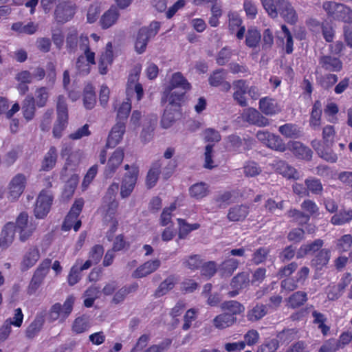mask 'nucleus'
<instances>
[{
  "instance_id": "nucleus-1",
  "label": "nucleus",
  "mask_w": 352,
  "mask_h": 352,
  "mask_svg": "<svg viewBox=\"0 0 352 352\" xmlns=\"http://www.w3.org/2000/svg\"><path fill=\"white\" fill-rule=\"evenodd\" d=\"M186 92V91L165 89L162 101L165 100L168 102V104L166 106L161 121L164 128L170 127L180 116L181 103L184 100Z\"/></svg>"
},
{
  "instance_id": "nucleus-2",
  "label": "nucleus",
  "mask_w": 352,
  "mask_h": 352,
  "mask_svg": "<svg viewBox=\"0 0 352 352\" xmlns=\"http://www.w3.org/2000/svg\"><path fill=\"white\" fill-rule=\"evenodd\" d=\"M160 23L157 21L151 22L148 26H144L138 31L134 41V49L138 54H143L149 41L158 33Z\"/></svg>"
},
{
  "instance_id": "nucleus-3",
  "label": "nucleus",
  "mask_w": 352,
  "mask_h": 352,
  "mask_svg": "<svg viewBox=\"0 0 352 352\" xmlns=\"http://www.w3.org/2000/svg\"><path fill=\"white\" fill-rule=\"evenodd\" d=\"M76 10V5L70 1L60 2L54 12V19L58 23H65L73 19Z\"/></svg>"
},
{
  "instance_id": "nucleus-4",
  "label": "nucleus",
  "mask_w": 352,
  "mask_h": 352,
  "mask_svg": "<svg viewBox=\"0 0 352 352\" xmlns=\"http://www.w3.org/2000/svg\"><path fill=\"white\" fill-rule=\"evenodd\" d=\"M53 195L47 190H42L36 201L34 215L36 219H44L49 213L53 201Z\"/></svg>"
},
{
  "instance_id": "nucleus-5",
  "label": "nucleus",
  "mask_w": 352,
  "mask_h": 352,
  "mask_svg": "<svg viewBox=\"0 0 352 352\" xmlns=\"http://www.w3.org/2000/svg\"><path fill=\"white\" fill-rule=\"evenodd\" d=\"M51 263V259L45 258L36 268L28 286V292L29 294H34L42 284L45 277L50 270Z\"/></svg>"
},
{
  "instance_id": "nucleus-6",
  "label": "nucleus",
  "mask_w": 352,
  "mask_h": 352,
  "mask_svg": "<svg viewBox=\"0 0 352 352\" xmlns=\"http://www.w3.org/2000/svg\"><path fill=\"white\" fill-rule=\"evenodd\" d=\"M138 175V170L135 167H132L124 175L120 188V196L122 198H126L131 194L137 182Z\"/></svg>"
},
{
  "instance_id": "nucleus-7",
  "label": "nucleus",
  "mask_w": 352,
  "mask_h": 352,
  "mask_svg": "<svg viewBox=\"0 0 352 352\" xmlns=\"http://www.w3.org/2000/svg\"><path fill=\"white\" fill-rule=\"evenodd\" d=\"M331 17L346 25L352 24V10L341 3H331Z\"/></svg>"
},
{
  "instance_id": "nucleus-8",
  "label": "nucleus",
  "mask_w": 352,
  "mask_h": 352,
  "mask_svg": "<svg viewBox=\"0 0 352 352\" xmlns=\"http://www.w3.org/2000/svg\"><path fill=\"white\" fill-rule=\"evenodd\" d=\"M242 118L244 121L260 127L266 126L270 124L267 118L253 108L245 109L242 113Z\"/></svg>"
},
{
  "instance_id": "nucleus-9",
  "label": "nucleus",
  "mask_w": 352,
  "mask_h": 352,
  "mask_svg": "<svg viewBox=\"0 0 352 352\" xmlns=\"http://www.w3.org/2000/svg\"><path fill=\"white\" fill-rule=\"evenodd\" d=\"M287 148L298 159L309 161L312 157V151L300 142L289 141Z\"/></svg>"
},
{
  "instance_id": "nucleus-10",
  "label": "nucleus",
  "mask_w": 352,
  "mask_h": 352,
  "mask_svg": "<svg viewBox=\"0 0 352 352\" xmlns=\"http://www.w3.org/2000/svg\"><path fill=\"white\" fill-rule=\"evenodd\" d=\"M124 158V151L118 148L108 160L104 174L106 177H111L121 164Z\"/></svg>"
},
{
  "instance_id": "nucleus-11",
  "label": "nucleus",
  "mask_w": 352,
  "mask_h": 352,
  "mask_svg": "<svg viewBox=\"0 0 352 352\" xmlns=\"http://www.w3.org/2000/svg\"><path fill=\"white\" fill-rule=\"evenodd\" d=\"M322 135V143L318 141H313L311 142V145L321 158H323L326 161H329L330 160V154L329 153V146L327 143L329 142L328 138L330 136L329 126H327L323 129Z\"/></svg>"
},
{
  "instance_id": "nucleus-12",
  "label": "nucleus",
  "mask_w": 352,
  "mask_h": 352,
  "mask_svg": "<svg viewBox=\"0 0 352 352\" xmlns=\"http://www.w3.org/2000/svg\"><path fill=\"white\" fill-rule=\"evenodd\" d=\"M125 132V123L122 121H118L113 126L109 135L106 147H115L122 139L123 134Z\"/></svg>"
},
{
  "instance_id": "nucleus-13",
  "label": "nucleus",
  "mask_w": 352,
  "mask_h": 352,
  "mask_svg": "<svg viewBox=\"0 0 352 352\" xmlns=\"http://www.w3.org/2000/svg\"><path fill=\"white\" fill-rule=\"evenodd\" d=\"M161 265L159 259L148 261L138 267L132 274L135 278H143L156 271Z\"/></svg>"
},
{
  "instance_id": "nucleus-14",
  "label": "nucleus",
  "mask_w": 352,
  "mask_h": 352,
  "mask_svg": "<svg viewBox=\"0 0 352 352\" xmlns=\"http://www.w3.org/2000/svg\"><path fill=\"white\" fill-rule=\"evenodd\" d=\"M165 165L164 160H158L152 164L146 179V184L148 188L155 186L161 173V168Z\"/></svg>"
},
{
  "instance_id": "nucleus-15",
  "label": "nucleus",
  "mask_w": 352,
  "mask_h": 352,
  "mask_svg": "<svg viewBox=\"0 0 352 352\" xmlns=\"http://www.w3.org/2000/svg\"><path fill=\"white\" fill-rule=\"evenodd\" d=\"M281 7L279 9L278 14H280L286 22L294 24L298 21V15L292 4L286 0L280 1Z\"/></svg>"
},
{
  "instance_id": "nucleus-16",
  "label": "nucleus",
  "mask_w": 352,
  "mask_h": 352,
  "mask_svg": "<svg viewBox=\"0 0 352 352\" xmlns=\"http://www.w3.org/2000/svg\"><path fill=\"white\" fill-rule=\"evenodd\" d=\"M190 88V84L188 80L180 72H177L173 74L170 83L166 89L188 91Z\"/></svg>"
},
{
  "instance_id": "nucleus-17",
  "label": "nucleus",
  "mask_w": 352,
  "mask_h": 352,
  "mask_svg": "<svg viewBox=\"0 0 352 352\" xmlns=\"http://www.w3.org/2000/svg\"><path fill=\"white\" fill-rule=\"evenodd\" d=\"M80 48V35L76 29H70L66 36L65 47L69 54H75L78 50V46Z\"/></svg>"
},
{
  "instance_id": "nucleus-18",
  "label": "nucleus",
  "mask_w": 352,
  "mask_h": 352,
  "mask_svg": "<svg viewBox=\"0 0 352 352\" xmlns=\"http://www.w3.org/2000/svg\"><path fill=\"white\" fill-rule=\"evenodd\" d=\"M25 177L23 174H17L10 183V195L14 199L18 198L23 192Z\"/></svg>"
},
{
  "instance_id": "nucleus-19",
  "label": "nucleus",
  "mask_w": 352,
  "mask_h": 352,
  "mask_svg": "<svg viewBox=\"0 0 352 352\" xmlns=\"http://www.w3.org/2000/svg\"><path fill=\"white\" fill-rule=\"evenodd\" d=\"M249 213V207L246 205H236L228 210L227 218L230 221H243Z\"/></svg>"
},
{
  "instance_id": "nucleus-20",
  "label": "nucleus",
  "mask_w": 352,
  "mask_h": 352,
  "mask_svg": "<svg viewBox=\"0 0 352 352\" xmlns=\"http://www.w3.org/2000/svg\"><path fill=\"white\" fill-rule=\"evenodd\" d=\"M120 13L118 8L115 6H111L101 16L100 19V24L102 29H107L116 23Z\"/></svg>"
},
{
  "instance_id": "nucleus-21",
  "label": "nucleus",
  "mask_w": 352,
  "mask_h": 352,
  "mask_svg": "<svg viewBox=\"0 0 352 352\" xmlns=\"http://www.w3.org/2000/svg\"><path fill=\"white\" fill-rule=\"evenodd\" d=\"M236 322V318L228 313L217 315L212 320L214 327L218 329H224L232 326Z\"/></svg>"
},
{
  "instance_id": "nucleus-22",
  "label": "nucleus",
  "mask_w": 352,
  "mask_h": 352,
  "mask_svg": "<svg viewBox=\"0 0 352 352\" xmlns=\"http://www.w3.org/2000/svg\"><path fill=\"white\" fill-rule=\"evenodd\" d=\"M40 258L39 250L36 247H31L23 256L21 263L22 268L24 270L33 267Z\"/></svg>"
},
{
  "instance_id": "nucleus-23",
  "label": "nucleus",
  "mask_w": 352,
  "mask_h": 352,
  "mask_svg": "<svg viewBox=\"0 0 352 352\" xmlns=\"http://www.w3.org/2000/svg\"><path fill=\"white\" fill-rule=\"evenodd\" d=\"M80 50L83 52L80 56L85 59L88 63L96 65L95 52L91 50L89 37L85 34H80Z\"/></svg>"
},
{
  "instance_id": "nucleus-24",
  "label": "nucleus",
  "mask_w": 352,
  "mask_h": 352,
  "mask_svg": "<svg viewBox=\"0 0 352 352\" xmlns=\"http://www.w3.org/2000/svg\"><path fill=\"white\" fill-rule=\"evenodd\" d=\"M232 197V193L228 191L219 192L212 199V204H213L212 209L217 210L226 208L231 203Z\"/></svg>"
},
{
  "instance_id": "nucleus-25",
  "label": "nucleus",
  "mask_w": 352,
  "mask_h": 352,
  "mask_svg": "<svg viewBox=\"0 0 352 352\" xmlns=\"http://www.w3.org/2000/svg\"><path fill=\"white\" fill-rule=\"evenodd\" d=\"M15 231V226L13 223H8L5 225L0 237V241L3 248H8L13 242Z\"/></svg>"
},
{
  "instance_id": "nucleus-26",
  "label": "nucleus",
  "mask_w": 352,
  "mask_h": 352,
  "mask_svg": "<svg viewBox=\"0 0 352 352\" xmlns=\"http://www.w3.org/2000/svg\"><path fill=\"white\" fill-rule=\"evenodd\" d=\"M220 308L222 311H227L233 316L244 312L245 307L236 300H227L221 303Z\"/></svg>"
},
{
  "instance_id": "nucleus-27",
  "label": "nucleus",
  "mask_w": 352,
  "mask_h": 352,
  "mask_svg": "<svg viewBox=\"0 0 352 352\" xmlns=\"http://www.w3.org/2000/svg\"><path fill=\"white\" fill-rule=\"evenodd\" d=\"M138 287L139 286L137 283H133L131 285L122 287L114 294L112 298V302L118 304L122 302L128 294L135 292L138 290Z\"/></svg>"
},
{
  "instance_id": "nucleus-28",
  "label": "nucleus",
  "mask_w": 352,
  "mask_h": 352,
  "mask_svg": "<svg viewBox=\"0 0 352 352\" xmlns=\"http://www.w3.org/2000/svg\"><path fill=\"white\" fill-rule=\"evenodd\" d=\"M267 312V307L263 304H256L247 312V318L250 322H256L263 318Z\"/></svg>"
},
{
  "instance_id": "nucleus-29",
  "label": "nucleus",
  "mask_w": 352,
  "mask_h": 352,
  "mask_svg": "<svg viewBox=\"0 0 352 352\" xmlns=\"http://www.w3.org/2000/svg\"><path fill=\"white\" fill-rule=\"evenodd\" d=\"M43 316H37L25 330V336L28 339L34 338L41 331L44 324Z\"/></svg>"
},
{
  "instance_id": "nucleus-30",
  "label": "nucleus",
  "mask_w": 352,
  "mask_h": 352,
  "mask_svg": "<svg viewBox=\"0 0 352 352\" xmlns=\"http://www.w3.org/2000/svg\"><path fill=\"white\" fill-rule=\"evenodd\" d=\"M286 0H261L263 8L265 10L268 15L275 19L278 17L279 9L281 6L280 1H285Z\"/></svg>"
},
{
  "instance_id": "nucleus-31",
  "label": "nucleus",
  "mask_w": 352,
  "mask_h": 352,
  "mask_svg": "<svg viewBox=\"0 0 352 352\" xmlns=\"http://www.w3.org/2000/svg\"><path fill=\"white\" fill-rule=\"evenodd\" d=\"M278 131L287 138H298L302 136V131L294 124L287 123L279 127Z\"/></svg>"
},
{
  "instance_id": "nucleus-32",
  "label": "nucleus",
  "mask_w": 352,
  "mask_h": 352,
  "mask_svg": "<svg viewBox=\"0 0 352 352\" xmlns=\"http://www.w3.org/2000/svg\"><path fill=\"white\" fill-rule=\"evenodd\" d=\"M35 100L33 96H27L22 104V111L24 118L27 120H31L35 114Z\"/></svg>"
},
{
  "instance_id": "nucleus-33",
  "label": "nucleus",
  "mask_w": 352,
  "mask_h": 352,
  "mask_svg": "<svg viewBox=\"0 0 352 352\" xmlns=\"http://www.w3.org/2000/svg\"><path fill=\"white\" fill-rule=\"evenodd\" d=\"M119 203L117 200H103L102 210L105 221L115 218Z\"/></svg>"
},
{
  "instance_id": "nucleus-34",
  "label": "nucleus",
  "mask_w": 352,
  "mask_h": 352,
  "mask_svg": "<svg viewBox=\"0 0 352 352\" xmlns=\"http://www.w3.org/2000/svg\"><path fill=\"white\" fill-rule=\"evenodd\" d=\"M259 109L266 115H273L280 111L274 100L269 98H263L260 100Z\"/></svg>"
},
{
  "instance_id": "nucleus-35",
  "label": "nucleus",
  "mask_w": 352,
  "mask_h": 352,
  "mask_svg": "<svg viewBox=\"0 0 352 352\" xmlns=\"http://www.w3.org/2000/svg\"><path fill=\"white\" fill-rule=\"evenodd\" d=\"M182 261L183 267L191 271L199 269L204 263L199 254H192L186 256Z\"/></svg>"
},
{
  "instance_id": "nucleus-36",
  "label": "nucleus",
  "mask_w": 352,
  "mask_h": 352,
  "mask_svg": "<svg viewBox=\"0 0 352 352\" xmlns=\"http://www.w3.org/2000/svg\"><path fill=\"white\" fill-rule=\"evenodd\" d=\"M329 258V251L326 249H323L320 251L311 261L312 265L316 270H321L324 267L327 268Z\"/></svg>"
},
{
  "instance_id": "nucleus-37",
  "label": "nucleus",
  "mask_w": 352,
  "mask_h": 352,
  "mask_svg": "<svg viewBox=\"0 0 352 352\" xmlns=\"http://www.w3.org/2000/svg\"><path fill=\"white\" fill-rule=\"evenodd\" d=\"M250 276L248 272H243L234 276L230 282L232 288L243 289L249 285Z\"/></svg>"
},
{
  "instance_id": "nucleus-38",
  "label": "nucleus",
  "mask_w": 352,
  "mask_h": 352,
  "mask_svg": "<svg viewBox=\"0 0 352 352\" xmlns=\"http://www.w3.org/2000/svg\"><path fill=\"white\" fill-rule=\"evenodd\" d=\"M96 102V94L94 87L89 84L84 89L83 104L86 109H91Z\"/></svg>"
},
{
  "instance_id": "nucleus-39",
  "label": "nucleus",
  "mask_w": 352,
  "mask_h": 352,
  "mask_svg": "<svg viewBox=\"0 0 352 352\" xmlns=\"http://www.w3.org/2000/svg\"><path fill=\"white\" fill-rule=\"evenodd\" d=\"M57 157L56 148L54 146H51L43 160L42 169L43 170H49L53 168L56 164Z\"/></svg>"
},
{
  "instance_id": "nucleus-40",
  "label": "nucleus",
  "mask_w": 352,
  "mask_h": 352,
  "mask_svg": "<svg viewBox=\"0 0 352 352\" xmlns=\"http://www.w3.org/2000/svg\"><path fill=\"white\" fill-rule=\"evenodd\" d=\"M323 245V242L320 239H317L309 244L302 245L297 252V257L302 258L304 256L312 254L318 251Z\"/></svg>"
},
{
  "instance_id": "nucleus-41",
  "label": "nucleus",
  "mask_w": 352,
  "mask_h": 352,
  "mask_svg": "<svg viewBox=\"0 0 352 352\" xmlns=\"http://www.w3.org/2000/svg\"><path fill=\"white\" fill-rule=\"evenodd\" d=\"M307 300V293L302 291L294 292L287 299L289 307L292 309H296L300 307Z\"/></svg>"
},
{
  "instance_id": "nucleus-42",
  "label": "nucleus",
  "mask_w": 352,
  "mask_h": 352,
  "mask_svg": "<svg viewBox=\"0 0 352 352\" xmlns=\"http://www.w3.org/2000/svg\"><path fill=\"white\" fill-rule=\"evenodd\" d=\"M277 171L289 179H298V174L296 169L285 162H279L276 165Z\"/></svg>"
},
{
  "instance_id": "nucleus-43",
  "label": "nucleus",
  "mask_w": 352,
  "mask_h": 352,
  "mask_svg": "<svg viewBox=\"0 0 352 352\" xmlns=\"http://www.w3.org/2000/svg\"><path fill=\"white\" fill-rule=\"evenodd\" d=\"M189 191L191 197L197 199H202L208 194V186L204 182L197 183L190 188Z\"/></svg>"
},
{
  "instance_id": "nucleus-44",
  "label": "nucleus",
  "mask_w": 352,
  "mask_h": 352,
  "mask_svg": "<svg viewBox=\"0 0 352 352\" xmlns=\"http://www.w3.org/2000/svg\"><path fill=\"white\" fill-rule=\"evenodd\" d=\"M50 96L49 89L47 87H40L35 91V103L38 107H43L47 104Z\"/></svg>"
},
{
  "instance_id": "nucleus-45",
  "label": "nucleus",
  "mask_w": 352,
  "mask_h": 352,
  "mask_svg": "<svg viewBox=\"0 0 352 352\" xmlns=\"http://www.w3.org/2000/svg\"><path fill=\"white\" fill-rule=\"evenodd\" d=\"M239 261L235 258H228L224 261L219 266V271L223 276H230L237 269Z\"/></svg>"
},
{
  "instance_id": "nucleus-46",
  "label": "nucleus",
  "mask_w": 352,
  "mask_h": 352,
  "mask_svg": "<svg viewBox=\"0 0 352 352\" xmlns=\"http://www.w3.org/2000/svg\"><path fill=\"white\" fill-rule=\"evenodd\" d=\"M266 146L279 152H284L287 148L283 139L274 133L271 134Z\"/></svg>"
},
{
  "instance_id": "nucleus-47",
  "label": "nucleus",
  "mask_w": 352,
  "mask_h": 352,
  "mask_svg": "<svg viewBox=\"0 0 352 352\" xmlns=\"http://www.w3.org/2000/svg\"><path fill=\"white\" fill-rule=\"evenodd\" d=\"M89 327L88 317L83 315L75 319L72 325V331L76 333H81L87 331Z\"/></svg>"
},
{
  "instance_id": "nucleus-48",
  "label": "nucleus",
  "mask_w": 352,
  "mask_h": 352,
  "mask_svg": "<svg viewBox=\"0 0 352 352\" xmlns=\"http://www.w3.org/2000/svg\"><path fill=\"white\" fill-rule=\"evenodd\" d=\"M57 118L61 121L68 120V109L65 98L60 95L58 97L57 104Z\"/></svg>"
},
{
  "instance_id": "nucleus-49",
  "label": "nucleus",
  "mask_w": 352,
  "mask_h": 352,
  "mask_svg": "<svg viewBox=\"0 0 352 352\" xmlns=\"http://www.w3.org/2000/svg\"><path fill=\"white\" fill-rule=\"evenodd\" d=\"M175 284V278L173 276H170L166 278L158 287L155 292V296L160 297L166 294L168 291L172 289Z\"/></svg>"
},
{
  "instance_id": "nucleus-50",
  "label": "nucleus",
  "mask_w": 352,
  "mask_h": 352,
  "mask_svg": "<svg viewBox=\"0 0 352 352\" xmlns=\"http://www.w3.org/2000/svg\"><path fill=\"white\" fill-rule=\"evenodd\" d=\"M261 35L256 29H248L245 38V44L249 47H256L261 41Z\"/></svg>"
},
{
  "instance_id": "nucleus-51",
  "label": "nucleus",
  "mask_w": 352,
  "mask_h": 352,
  "mask_svg": "<svg viewBox=\"0 0 352 352\" xmlns=\"http://www.w3.org/2000/svg\"><path fill=\"white\" fill-rule=\"evenodd\" d=\"M179 225V238L184 239L192 230L199 228L198 223L188 224L182 219H177Z\"/></svg>"
},
{
  "instance_id": "nucleus-52",
  "label": "nucleus",
  "mask_w": 352,
  "mask_h": 352,
  "mask_svg": "<svg viewBox=\"0 0 352 352\" xmlns=\"http://www.w3.org/2000/svg\"><path fill=\"white\" fill-rule=\"evenodd\" d=\"M226 72L224 69H219L212 72L208 78L209 84L212 87L220 86L225 80Z\"/></svg>"
},
{
  "instance_id": "nucleus-53",
  "label": "nucleus",
  "mask_w": 352,
  "mask_h": 352,
  "mask_svg": "<svg viewBox=\"0 0 352 352\" xmlns=\"http://www.w3.org/2000/svg\"><path fill=\"white\" fill-rule=\"evenodd\" d=\"M352 219V210L340 211L331 217V223L335 225L344 224Z\"/></svg>"
},
{
  "instance_id": "nucleus-54",
  "label": "nucleus",
  "mask_w": 352,
  "mask_h": 352,
  "mask_svg": "<svg viewBox=\"0 0 352 352\" xmlns=\"http://www.w3.org/2000/svg\"><path fill=\"white\" fill-rule=\"evenodd\" d=\"M113 61V51H105L102 54L99 60V72L101 74L107 72V65Z\"/></svg>"
},
{
  "instance_id": "nucleus-55",
  "label": "nucleus",
  "mask_w": 352,
  "mask_h": 352,
  "mask_svg": "<svg viewBox=\"0 0 352 352\" xmlns=\"http://www.w3.org/2000/svg\"><path fill=\"white\" fill-rule=\"evenodd\" d=\"M270 254V249L262 247L257 249L252 254V261L256 265L263 263Z\"/></svg>"
},
{
  "instance_id": "nucleus-56",
  "label": "nucleus",
  "mask_w": 352,
  "mask_h": 352,
  "mask_svg": "<svg viewBox=\"0 0 352 352\" xmlns=\"http://www.w3.org/2000/svg\"><path fill=\"white\" fill-rule=\"evenodd\" d=\"M312 316L314 318V323L318 325V328L321 329L323 335H327L329 327L324 324L327 320V318L321 313L317 311H313Z\"/></svg>"
},
{
  "instance_id": "nucleus-57",
  "label": "nucleus",
  "mask_w": 352,
  "mask_h": 352,
  "mask_svg": "<svg viewBox=\"0 0 352 352\" xmlns=\"http://www.w3.org/2000/svg\"><path fill=\"white\" fill-rule=\"evenodd\" d=\"M351 274L346 273L343 278L341 279V282L336 287H333V289L336 290L333 294V296L331 298V300L338 299L343 293L345 287L350 283L351 282Z\"/></svg>"
},
{
  "instance_id": "nucleus-58",
  "label": "nucleus",
  "mask_w": 352,
  "mask_h": 352,
  "mask_svg": "<svg viewBox=\"0 0 352 352\" xmlns=\"http://www.w3.org/2000/svg\"><path fill=\"white\" fill-rule=\"evenodd\" d=\"M296 333L297 331L295 329H284L277 334L276 340L283 343H288L296 338Z\"/></svg>"
},
{
  "instance_id": "nucleus-59",
  "label": "nucleus",
  "mask_w": 352,
  "mask_h": 352,
  "mask_svg": "<svg viewBox=\"0 0 352 352\" xmlns=\"http://www.w3.org/2000/svg\"><path fill=\"white\" fill-rule=\"evenodd\" d=\"M288 217L293 218L294 221L299 224L307 223L309 221V214L303 213L302 212L294 209L288 211Z\"/></svg>"
},
{
  "instance_id": "nucleus-60",
  "label": "nucleus",
  "mask_w": 352,
  "mask_h": 352,
  "mask_svg": "<svg viewBox=\"0 0 352 352\" xmlns=\"http://www.w3.org/2000/svg\"><path fill=\"white\" fill-rule=\"evenodd\" d=\"M232 56V50L230 48L225 47L219 52L216 58L217 63L219 65H224L230 60Z\"/></svg>"
},
{
  "instance_id": "nucleus-61",
  "label": "nucleus",
  "mask_w": 352,
  "mask_h": 352,
  "mask_svg": "<svg viewBox=\"0 0 352 352\" xmlns=\"http://www.w3.org/2000/svg\"><path fill=\"white\" fill-rule=\"evenodd\" d=\"M201 274L203 276L210 278L217 272V265L214 261H208L201 265Z\"/></svg>"
},
{
  "instance_id": "nucleus-62",
  "label": "nucleus",
  "mask_w": 352,
  "mask_h": 352,
  "mask_svg": "<svg viewBox=\"0 0 352 352\" xmlns=\"http://www.w3.org/2000/svg\"><path fill=\"white\" fill-rule=\"evenodd\" d=\"M229 18V30L231 34L234 33L237 29L241 27L242 21L239 14L236 12H230L228 14Z\"/></svg>"
},
{
  "instance_id": "nucleus-63",
  "label": "nucleus",
  "mask_w": 352,
  "mask_h": 352,
  "mask_svg": "<svg viewBox=\"0 0 352 352\" xmlns=\"http://www.w3.org/2000/svg\"><path fill=\"white\" fill-rule=\"evenodd\" d=\"M91 65L88 63L82 56H78L76 61V68L80 74L87 75L90 73Z\"/></svg>"
},
{
  "instance_id": "nucleus-64",
  "label": "nucleus",
  "mask_w": 352,
  "mask_h": 352,
  "mask_svg": "<svg viewBox=\"0 0 352 352\" xmlns=\"http://www.w3.org/2000/svg\"><path fill=\"white\" fill-rule=\"evenodd\" d=\"M104 253V248L101 245H95L90 250L89 258L97 264L100 262Z\"/></svg>"
}]
</instances>
